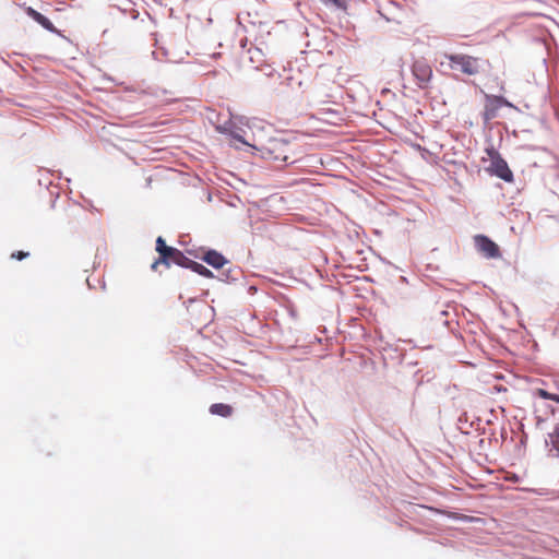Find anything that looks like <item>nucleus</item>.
Returning <instances> with one entry per match:
<instances>
[{
	"label": "nucleus",
	"mask_w": 559,
	"mask_h": 559,
	"mask_svg": "<svg viewBox=\"0 0 559 559\" xmlns=\"http://www.w3.org/2000/svg\"><path fill=\"white\" fill-rule=\"evenodd\" d=\"M449 66L452 70H459L467 75H476L480 72V59L468 55H448Z\"/></svg>",
	"instance_id": "f257e3e1"
},
{
	"label": "nucleus",
	"mask_w": 559,
	"mask_h": 559,
	"mask_svg": "<svg viewBox=\"0 0 559 559\" xmlns=\"http://www.w3.org/2000/svg\"><path fill=\"white\" fill-rule=\"evenodd\" d=\"M156 251L158 252L159 257L151 265L153 271H157L160 264L169 267L171 263L175 262L176 258L180 255V250L167 246L164 238L160 236L156 239Z\"/></svg>",
	"instance_id": "f03ea898"
},
{
	"label": "nucleus",
	"mask_w": 559,
	"mask_h": 559,
	"mask_svg": "<svg viewBox=\"0 0 559 559\" xmlns=\"http://www.w3.org/2000/svg\"><path fill=\"white\" fill-rule=\"evenodd\" d=\"M502 106H511V104L502 96L485 95V107L483 112V119L485 122H489L497 117L498 111Z\"/></svg>",
	"instance_id": "7ed1b4c3"
},
{
	"label": "nucleus",
	"mask_w": 559,
	"mask_h": 559,
	"mask_svg": "<svg viewBox=\"0 0 559 559\" xmlns=\"http://www.w3.org/2000/svg\"><path fill=\"white\" fill-rule=\"evenodd\" d=\"M412 72L420 88H426L432 78V69L425 59L414 61Z\"/></svg>",
	"instance_id": "20e7f679"
},
{
	"label": "nucleus",
	"mask_w": 559,
	"mask_h": 559,
	"mask_svg": "<svg viewBox=\"0 0 559 559\" xmlns=\"http://www.w3.org/2000/svg\"><path fill=\"white\" fill-rule=\"evenodd\" d=\"M474 242L477 250L488 259H497L501 257L500 249L496 242L485 235H477L474 237Z\"/></svg>",
	"instance_id": "39448f33"
},
{
	"label": "nucleus",
	"mask_w": 559,
	"mask_h": 559,
	"mask_svg": "<svg viewBox=\"0 0 559 559\" xmlns=\"http://www.w3.org/2000/svg\"><path fill=\"white\" fill-rule=\"evenodd\" d=\"M26 13L29 17H32L34 21H36L38 24H40L45 29L49 32H55L56 28L51 21L44 16L41 13L37 12L33 8H27Z\"/></svg>",
	"instance_id": "423d86ee"
},
{
	"label": "nucleus",
	"mask_w": 559,
	"mask_h": 559,
	"mask_svg": "<svg viewBox=\"0 0 559 559\" xmlns=\"http://www.w3.org/2000/svg\"><path fill=\"white\" fill-rule=\"evenodd\" d=\"M203 260L210 264L211 266L215 267V269H221L223 267L227 260L217 251L215 250H210L207 251L204 257H203Z\"/></svg>",
	"instance_id": "0eeeda50"
},
{
	"label": "nucleus",
	"mask_w": 559,
	"mask_h": 559,
	"mask_svg": "<svg viewBox=\"0 0 559 559\" xmlns=\"http://www.w3.org/2000/svg\"><path fill=\"white\" fill-rule=\"evenodd\" d=\"M495 174L506 180V181H512L513 174L507 163L503 159L497 160L493 163Z\"/></svg>",
	"instance_id": "6e6552de"
},
{
	"label": "nucleus",
	"mask_w": 559,
	"mask_h": 559,
	"mask_svg": "<svg viewBox=\"0 0 559 559\" xmlns=\"http://www.w3.org/2000/svg\"><path fill=\"white\" fill-rule=\"evenodd\" d=\"M534 413L538 423L545 421L549 415L554 413L551 405L546 403H535Z\"/></svg>",
	"instance_id": "1a4fd4ad"
},
{
	"label": "nucleus",
	"mask_w": 559,
	"mask_h": 559,
	"mask_svg": "<svg viewBox=\"0 0 559 559\" xmlns=\"http://www.w3.org/2000/svg\"><path fill=\"white\" fill-rule=\"evenodd\" d=\"M210 413L222 417H229L233 414V407L224 403H215L210 406Z\"/></svg>",
	"instance_id": "9d476101"
},
{
	"label": "nucleus",
	"mask_w": 559,
	"mask_h": 559,
	"mask_svg": "<svg viewBox=\"0 0 559 559\" xmlns=\"http://www.w3.org/2000/svg\"><path fill=\"white\" fill-rule=\"evenodd\" d=\"M546 442L547 445L550 447V451H555L556 455L559 456V423L556 425L554 431L548 433Z\"/></svg>",
	"instance_id": "9b49d317"
},
{
	"label": "nucleus",
	"mask_w": 559,
	"mask_h": 559,
	"mask_svg": "<svg viewBox=\"0 0 559 559\" xmlns=\"http://www.w3.org/2000/svg\"><path fill=\"white\" fill-rule=\"evenodd\" d=\"M191 270L204 277H212L213 276V273L206 269L203 264L201 263H198V262H193V264H191Z\"/></svg>",
	"instance_id": "f8f14e48"
},
{
	"label": "nucleus",
	"mask_w": 559,
	"mask_h": 559,
	"mask_svg": "<svg viewBox=\"0 0 559 559\" xmlns=\"http://www.w3.org/2000/svg\"><path fill=\"white\" fill-rule=\"evenodd\" d=\"M535 394L537 396H539L540 399L550 400V401H554L556 403H559V394L549 393L548 391H546L544 389H537L535 391Z\"/></svg>",
	"instance_id": "ddd939ff"
},
{
	"label": "nucleus",
	"mask_w": 559,
	"mask_h": 559,
	"mask_svg": "<svg viewBox=\"0 0 559 559\" xmlns=\"http://www.w3.org/2000/svg\"><path fill=\"white\" fill-rule=\"evenodd\" d=\"M194 261H192L191 259L187 258L181 251H180V255H178L175 260V264L179 265V266H182V267H187V269H191V264H193Z\"/></svg>",
	"instance_id": "4468645a"
},
{
	"label": "nucleus",
	"mask_w": 559,
	"mask_h": 559,
	"mask_svg": "<svg viewBox=\"0 0 559 559\" xmlns=\"http://www.w3.org/2000/svg\"><path fill=\"white\" fill-rule=\"evenodd\" d=\"M85 212L79 210L78 213H72L69 215V223H81V216L84 215Z\"/></svg>",
	"instance_id": "2eb2a0df"
},
{
	"label": "nucleus",
	"mask_w": 559,
	"mask_h": 559,
	"mask_svg": "<svg viewBox=\"0 0 559 559\" xmlns=\"http://www.w3.org/2000/svg\"><path fill=\"white\" fill-rule=\"evenodd\" d=\"M29 255L28 252H25V251H15L11 254V258L12 259H16V260H23L25 258H27Z\"/></svg>",
	"instance_id": "dca6fc26"
},
{
	"label": "nucleus",
	"mask_w": 559,
	"mask_h": 559,
	"mask_svg": "<svg viewBox=\"0 0 559 559\" xmlns=\"http://www.w3.org/2000/svg\"><path fill=\"white\" fill-rule=\"evenodd\" d=\"M324 3H332L337 8H345L346 0H323Z\"/></svg>",
	"instance_id": "f3484780"
},
{
	"label": "nucleus",
	"mask_w": 559,
	"mask_h": 559,
	"mask_svg": "<svg viewBox=\"0 0 559 559\" xmlns=\"http://www.w3.org/2000/svg\"><path fill=\"white\" fill-rule=\"evenodd\" d=\"M274 159H281V160H286L287 159V156L286 155H276L274 156Z\"/></svg>",
	"instance_id": "a211bd4d"
},
{
	"label": "nucleus",
	"mask_w": 559,
	"mask_h": 559,
	"mask_svg": "<svg viewBox=\"0 0 559 559\" xmlns=\"http://www.w3.org/2000/svg\"><path fill=\"white\" fill-rule=\"evenodd\" d=\"M278 145H285V144H284V143H282V142H276V143H274V146H275V147H276V146H278Z\"/></svg>",
	"instance_id": "6ab92c4d"
}]
</instances>
